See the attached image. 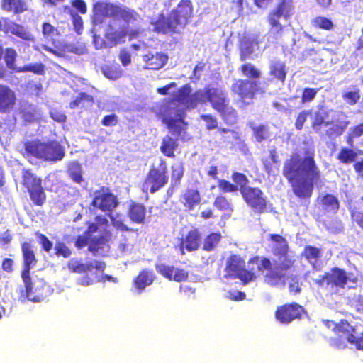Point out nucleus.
I'll return each instance as SVG.
<instances>
[{
    "mask_svg": "<svg viewBox=\"0 0 363 363\" xmlns=\"http://www.w3.org/2000/svg\"><path fill=\"white\" fill-rule=\"evenodd\" d=\"M17 52L13 48H6L4 50L0 43V79L6 75V70L1 60L4 58L6 66L13 72H32L35 74L43 75L45 73V65L41 62L28 64L22 67H17L16 61Z\"/></svg>",
    "mask_w": 363,
    "mask_h": 363,
    "instance_id": "9d476101",
    "label": "nucleus"
},
{
    "mask_svg": "<svg viewBox=\"0 0 363 363\" xmlns=\"http://www.w3.org/2000/svg\"><path fill=\"white\" fill-rule=\"evenodd\" d=\"M127 29L125 27L116 29L111 25H108L105 30L104 38L99 35L93 36V43L96 49L111 48L118 44L125 42Z\"/></svg>",
    "mask_w": 363,
    "mask_h": 363,
    "instance_id": "2eb2a0df",
    "label": "nucleus"
},
{
    "mask_svg": "<svg viewBox=\"0 0 363 363\" xmlns=\"http://www.w3.org/2000/svg\"><path fill=\"white\" fill-rule=\"evenodd\" d=\"M115 4L109 2L97 1L94 4L93 11L95 20H99L101 23L103 19L108 17H112Z\"/></svg>",
    "mask_w": 363,
    "mask_h": 363,
    "instance_id": "473e14b6",
    "label": "nucleus"
},
{
    "mask_svg": "<svg viewBox=\"0 0 363 363\" xmlns=\"http://www.w3.org/2000/svg\"><path fill=\"white\" fill-rule=\"evenodd\" d=\"M24 152L27 158H34L43 162H57L62 160L65 155L64 147L55 140L45 142L40 139L26 140L23 143Z\"/></svg>",
    "mask_w": 363,
    "mask_h": 363,
    "instance_id": "20e7f679",
    "label": "nucleus"
},
{
    "mask_svg": "<svg viewBox=\"0 0 363 363\" xmlns=\"http://www.w3.org/2000/svg\"><path fill=\"white\" fill-rule=\"evenodd\" d=\"M162 123L166 125L173 138L186 141L190 138L187 134L188 123L185 121V113L181 111L175 117L165 116Z\"/></svg>",
    "mask_w": 363,
    "mask_h": 363,
    "instance_id": "a211bd4d",
    "label": "nucleus"
},
{
    "mask_svg": "<svg viewBox=\"0 0 363 363\" xmlns=\"http://www.w3.org/2000/svg\"><path fill=\"white\" fill-rule=\"evenodd\" d=\"M239 72L247 79H259L261 77V72L254 65L245 62L240 66L238 68Z\"/></svg>",
    "mask_w": 363,
    "mask_h": 363,
    "instance_id": "c03bdc74",
    "label": "nucleus"
},
{
    "mask_svg": "<svg viewBox=\"0 0 363 363\" xmlns=\"http://www.w3.org/2000/svg\"><path fill=\"white\" fill-rule=\"evenodd\" d=\"M94 103V99L92 96L85 93L80 92L77 96L69 103V107L72 109L77 107H84L86 105L92 106Z\"/></svg>",
    "mask_w": 363,
    "mask_h": 363,
    "instance_id": "37998d69",
    "label": "nucleus"
},
{
    "mask_svg": "<svg viewBox=\"0 0 363 363\" xmlns=\"http://www.w3.org/2000/svg\"><path fill=\"white\" fill-rule=\"evenodd\" d=\"M6 33L11 34L26 41H35L34 36L27 30L23 25L17 23L14 21H10L5 24Z\"/></svg>",
    "mask_w": 363,
    "mask_h": 363,
    "instance_id": "7c9ffc66",
    "label": "nucleus"
},
{
    "mask_svg": "<svg viewBox=\"0 0 363 363\" xmlns=\"http://www.w3.org/2000/svg\"><path fill=\"white\" fill-rule=\"evenodd\" d=\"M201 233L196 228L188 230L181 238L179 247L182 251L186 249L188 252L196 251L199 249L201 244Z\"/></svg>",
    "mask_w": 363,
    "mask_h": 363,
    "instance_id": "b1692460",
    "label": "nucleus"
},
{
    "mask_svg": "<svg viewBox=\"0 0 363 363\" xmlns=\"http://www.w3.org/2000/svg\"><path fill=\"white\" fill-rule=\"evenodd\" d=\"M111 221L112 225L117 230L121 231H126V232H137L138 229H133L129 228L126 224L124 223L123 220L121 219H117L115 217H111Z\"/></svg>",
    "mask_w": 363,
    "mask_h": 363,
    "instance_id": "69168bd1",
    "label": "nucleus"
},
{
    "mask_svg": "<svg viewBox=\"0 0 363 363\" xmlns=\"http://www.w3.org/2000/svg\"><path fill=\"white\" fill-rule=\"evenodd\" d=\"M322 210L325 213H336L340 207L337 196L331 194H325L318 198Z\"/></svg>",
    "mask_w": 363,
    "mask_h": 363,
    "instance_id": "72a5a7b5",
    "label": "nucleus"
},
{
    "mask_svg": "<svg viewBox=\"0 0 363 363\" xmlns=\"http://www.w3.org/2000/svg\"><path fill=\"white\" fill-rule=\"evenodd\" d=\"M306 313V311L303 306L292 302L278 306L274 312V316L279 323L289 324L295 320H301Z\"/></svg>",
    "mask_w": 363,
    "mask_h": 363,
    "instance_id": "f3484780",
    "label": "nucleus"
},
{
    "mask_svg": "<svg viewBox=\"0 0 363 363\" xmlns=\"http://www.w3.org/2000/svg\"><path fill=\"white\" fill-rule=\"evenodd\" d=\"M294 11L293 0H279L274 9L267 15L269 33L274 39L281 38L286 30V26L283 22H289Z\"/></svg>",
    "mask_w": 363,
    "mask_h": 363,
    "instance_id": "423d86ee",
    "label": "nucleus"
},
{
    "mask_svg": "<svg viewBox=\"0 0 363 363\" xmlns=\"http://www.w3.org/2000/svg\"><path fill=\"white\" fill-rule=\"evenodd\" d=\"M21 184L28 193L30 203L42 207L47 202V194L43 186V179L31 168L23 167L21 172Z\"/></svg>",
    "mask_w": 363,
    "mask_h": 363,
    "instance_id": "0eeeda50",
    "label": "nucleus"
},
{
    "mask_svg": "<svg viewBox=\"0 0 363 363\" xmlns=\"http://www.w3.org/2000/svg\"><path fill=\"white\" fill-rule=\"evenodd\" d=\"M35 235L38 239V243L41 246L42 250L46 252H49L53 247L52 242L45 235L41 233L39 231L35 232Z\"/></svg>",
    "mask_w": 363,
    "mask_h": 363,
    "instance_id": "052dcab7",
    "label": "nucleus"
},
{
    "mask_svg": "<svg viewBox=\"0 0 363 363\" xmlns=\"http://www.w3.org/2000/svg\"><path fill=\"white\" fill-rule=\"evenodd\" d=\"M146 207L141 203L132 201L128 208V216L135 223L143 224L146 219Z\"/></svg>",
    "mask_w": 363,
    "mask_h": 363,
    "instance_id": "cd10ccee",
    "label": "nucleus"
},
{
    "mask_svg": "<svg viewBox=\"0 0 363 363\" xmlns=\"http://www.w3.org/2000/svg\"><path fill=\"white\" fill-rule=\"evenodd\" d=\"M1 8L3 11L15 15L21 14L28 10L26 0H1Z\"/></svg>",
    "mask_w": 363,
    "mask_h": 363,
    "instance_id": "2f4dec72",
    "label": "nucleus"
},
{
    "mask_svg": "<svg viewBox=\"0 0 363 363\" xmlns=\"http://www.w3.org/2000/svg\"><path fill=\"white\" fill-rule=\"evenodd\" d=\"M218 186L219 189L224 193H233L238 191L237 185L223 179H220L218 181Z\"/></svg>",
    "mask_w": 363,
    "mask_h": 363,
    "instance_id": "680f3d73",
    "label": "nucleus"
},
{
    "mask_svg": "<svg viewBox=\"0 0 363 363\" xmlns=\"http://www.w3.org/2000/svg\"><path fill=\"white\" fill-rule=\"evenodd\" d=\"M72 21L74 30L78 35H80L84 28V23L82 17L77 13H72Z\"/></svg>",
    "mask_w": 363,
    "mask_h": 363,
    "instance_id": "774afa93",
    "label": "nucleus"
},
{
    "mask_svg": "<svg viewBox=\"0 0 363 363\" xmlns=\"http://www.w3.org/2000/svg\"><path fill=\"white\" fill-rule=\"evenodd\" d=\"M357 282L358 277L353 273L337 267H332L315 281L319 288L325 290L344 289L349 284L356 285Z\"/></svg>",
    "mask_w": 363,
    "mask_h": 363,
    "instance_id": "6e6552de",
    "label": "nucleus"
},
{
    "mask_svg": "<svg viewBox=\"0 0 363 363\" xmlns=\"http://www.w3.org/2000/svg\"><path fill=\"white\" fill-rule=\"evenodd\" d=\"M173 100L186 108H194L199 103L208 101L225 124L233 125L237 121V111L230 105L227 93L218 88L205 87L203 90H196L191 94L190 86L184 84L177 90Z\"/></svg>",
    "mask_w": 363,
    "mask_h": 363,
    "instance_id": "f03ea898",
    "label": "nucleus"
},
{
    "mask_svg": "<svg viewBox=\"0 0 363 363\" xmlns=\"http://www.w3.org/2000/svg\"><path fill=\"white\" fill-rule=\"evenodd\" d=\"M226 278L239 279L244 284L256 279L255 274L245 268V260L238 255H231L227 259L225 267Z\"/></svg>",
    "mask_w": 363,
    "mask_h": 363,
    "instance_id": "4468645a",
    "label": "nucleus"
},
{
    "mask_svg": "<svg viewBox=\"0 0 363 363\" xmlns=\"http://www.w3.org/2000/svg\"><path fill=\"white\" fill-rule=\"evenodd\" d=\"M184 206L191 211L201 202V194L195 188H187L181 196Z\"/></svg>",
    "mask_w": 363,
    "mask_h": 363,
    "instance_id": "f704fd0d",
    "label": "nucleus"
},
{
    "mask_svg": "<svg viewBox=\"0 0 363 363\" xmlns=\"http://www.w3.org/2000/svg\"><path fill=\"white\" fill-rule=\"evenodd\" d=\"M232 179L235 182L234 184L237 185L238 187V190L240 194H242L247 189H248L250 186H248L250 182L247 177L243 173H240L238 172H233L232 173Z\"/></svg>",
    "mask_w": 363,
    "mask_h": 363,
    "instance_id": "49530a36",
    "label": "nucleus"
},
{
    "mask_svg": "<svg viewBox=\"0 0 363 363\" xmlns=\"http://www.w3.org/2000/svg\"><path fill=\"white\" fill-rule=\"evenodd\" d=\"M343 100L350 106H354L360 99V91L359 89H356L353 91H349L342 94Z\"/></svg>",
    "mask_w": 363,
    "mask_h": 363,
    "instance_id": "4d7b16f0",
    "label": "nucleus"
},
{
    "mask_svg": "<svg viewBox=\"0 0 363 363\" xmlns=\"http://www.w3.org/2000/svg\"><path fill=\"white\" fill-rule=\"evenodd\" d=\"M178 139L169 135H165L161 142L160 150L166 157L169 158L175 157V150L178 148Z\"/></svg>",
    "mask_w": 363,
    "mask_h": 363,
    "instance_id": "4c0bfd02",
    "label": "nucleus"
},
{
    "mask_svg": "<svg viewBox=\"0 0 363 363\" xmlns=\"http://www.w3.org/2000/svg\"><path fill=\"white\" fill-rule=\"evenodd\" d=\"M222 238L220 232H212L207 235L203 242L202 249L206 252L214 250Z\"/></svg>",
    "mask_w": 363,
    "mask_h": 363,
    "instance_id": "ea45409f",
    "label": "nucleus"
},
{
    "mask_svg": "<svg viewBox=\"0 0 363 363\" xmlns=\"http://www.w3.org/2000/svg\"><path fill=\"white\" fill-rule=\"evenodd\" d=\"M157 272L169 281L176 282L186 281L189 278V273L184 269L175 268L173 266L164 264H156Z\"/></svg>",
    "mask_w": 363,
    "mask_h": 363,
    "instance_id": "5701e85b",
    "label": "nucleus"
},
{
    "mask_svg": "<svg viewBox=\"0 0 363 363\" xmlns=\"http://www.w3.org/2000/svg\"><path fill=\"white\" fill-rule=\"evenodd\" d=\"M328 112L323 113L317 111L315 113L313 121L311 123V127L315 132H318L321 130L323 125L325 126V118L328 117Z\"/></svg>",
    "mask_w": 363,
    "mask_h": 363,
    "instance_id": "6e6d98bb",
    "label": "nucleus"
},
{
    "mask_svg": "<svg viewBox=\"0 0 363 363\" xmlns=\"http://www.w3.org/2000/svg\"><path fill=\"white\" fill-rule=\"evenodd\" d=\"M213 206L218 211L225 212L228 214H230L233 211V208L231 203L229 202L226 196L223 195H218L215 199Z\"/></svg>",
    "mask_w": 363,
    "mask_h": 363,
    "instance_id": "864d4df0",
    "label": "nucleus"
},
{
    "mask_svg": "<svg viewBox=\"0 0 363 363\" xmlns=\"http://www.w3.org/2000/svg\"><path fill=\"white\" fill-rule=\"evenodd\" d=\"M16 95L7 86L0 84V112L9 111L15 104Z\"/></svg>",
    "mask_w": 363,
    "mask_h": 363,
    "instance_id": "c85d7f7f",
    "label": "nucleus"
},
{
    "mask_svg": "<svg viewBox=\"0 0 363 363\" xmlns=\"http://www.w3.org/2000/svg\"><path fill=\"white\" fill-rule=\"evenodd\" d=\"M282 174L294 195L300 199H309L315 184L321 182V172L313 152H306L304 157L297 152L291 154L284 161Z\"/></svg>",
    "mask_w": 363,
    "mask_h": 363,
    "instance_id": "f257e3e1",
    "label": "nucleus"
},
{
    "mask_svg": "<svg viewBox=\"0 0 363 363\" xmlns=\"http://www.w3.org/2000/svg\"><path fill=\"white\" fill-rule=\"evenodd\" d=\"M357 157V152L353 147H342L337 155V160L342 164H351L355 161Z\"/></svg>",
    "mask_w": 363,
    "mask_h": 363,
    "instance_id": "79ce46f5",
    "label": "nucleus"
},
{
    "mask_svg": "<svg viewBox=\"0 0 363 363\" xmlns=\"http://www.w3.org/2000/svg\"><path fill=\"white\" fill-rule=\"evenodd\" d=\"M155 279V277L152 271L143 269L133 279V286L140 293L143 291L147 286L151 285Z\"/></svg>",
    "mask_w": 363,
    "mask_h": 363,
    "instance_id": "c756f323",
    "label": "nucleus"
},
{
    "mask_svg": "<svg viewBox=\"0 0 363 363\" xmlns=\"http://www.w3.org/2000/svg\"><path fill=\"white\" fill-rule=\"evenodd\" d=\"M168 59V55L164 52H157L153 53L148 52L143 55V61L145 62L144 69L159 70L167 63Z\"/></svg>",
    "mask_w": 363,
    "mask_h": 363,
    "instance_id": "393cba45",
    "label": "nucleus"
},
{
    "mask_svg": "<svg viewBox=\"0 0 363 363\" xmlns=\"http://www.w3.org/2000/svg\"><path fill=\"white\" fill-rule=\"evenodd\" d=\"M106 264L104 262L95 260L87 263H82L76 259H71L67 263L68 269L72 273L84 274L91 272L93 269L104 272Z\"/></svg>",
    "mask_w": 363,
    "mask_h": 363,
    "instance_id": "a878e982",
    "label": "nucleus"
},
{
    "mask_svg": "<svg viewBox=\"0 0 363 363\" xmlns=\"http://www.w3.org/2000/svg\"><path fill=\"white\" fill-rule=\"evenodd\" d=\"M55 255L57 257H62L68 258L72 255L71 250L66 245V244L61 241H57L54 247Z\"/></svg>",
    "mask_w": 363,
    "mask_h": 363,
    "instance_id": "bf43d9fd",
    "label": "nucleus"
},
{
    "mask_svg": "<svg viewBox=\"0 0 363 363\" xmlns=\"http://www.w3.org/2000/svg\"><path fill=\"white\" fill-rule=\"evenodd\" d=\"M101 72L110 80H117L123 75V70L118 65H105L101 68Z\"/></svg>",
    "mask_w": 363,
    "mask_h": 363,
    "instance_id": "de8ad7c7",
    "label": "nucleus"
},
{
    "mask_svg": "<svg viewBox=\"0 0 363 363\" xmlns=\"http://www.w3.org/2000/svg\"><path fill=\"white\" fill-rule=\"evenodd\" d=\"M362 136H363V123L352 126L345 135V140L349 147H354L355 139Z\"/></svg>",
    "mask_w": 363,
    "mask_h": 363,
    "instance_id": "a19ab883",
    "label": "nucleus"
},
{
    "mask_svg": "<svg viewBox=\"0 0 363 363\" xmlns=\"http://www.w3.org/2000/svg\"><path fill=\"white\" fill-rule=\"evenodd\" d=\"M321 254V249L313 245H306L303 248L301 255L307 261L311 262L312 260H317L320 258Z\"/></svg>",
    "mask_w": 363,
    "mask_h": 363,
    "instance_id": "3c124183",
    "label": "nucleus"
},
{
    "mask_svg": "<svg viewBox=\"0 0 363 363\" xmlns=\"http://www.w3.org/2000/svg\"><path fill=\"white\" fill-rule=\"evenodd\" d=\"M328 327L333 326V331L337 335L336 337L330 340V345L333 347L341 350L347 347V344H352L356 335V328L347 320L341 319L335 323L333 320H328Z\"/></svg>",
    "mask_w": 363,
    "mask_h": 363,
    "instance_id": "f8f14e48",
    "label": "nucleus"
},
{
    "mask_svg": "<svg viewBox=\"0 0 363 363\" xmlns=\"http://www.w3.org/2000/svg\"><path fill=\"white\" fill-rule=\"evenodd\" d=\"M349 211L352 223L363 231V211L354 207L350 208Z\"/></svg>",
    "mask_w": 363,
    "mask_h": 363,
    "instance_id": "5fc2aeb1",
    "label": "nucleus"
},
{
    "mask_svg": "<svg viewBox=\"0 0 363 363\" xmlns=\"http://www.w3.org/2000/svg\"><path fill=\"white\" fill-rule=\"evenodd\" d=\"M206 123V128L208 130H212L218 128V123L217 118L210 113L202 114L200 116Z\"/></svg>",
    "mask_w": 363,
    "mask_h": 363,
    "instance_id": "e2e57ef3",
    "label": "nucleus"
},
{
    "mask_svg": "<svg viewBox=\"0 0 363 363\" xmlns=\"http://www.w3.org/2000/svg\"><path fill=\"white\" fill-rule=\"evenodd\" d=\"M111 237V232L106 230L103 235L92 238L89 240L88 250L94 255H96L99 253V250H102L104 247L108 244Z\"/></svg>",
    "mask_w": 363,
    "mask_h": 363,
    "instance_id": "c9c22d12",
    "label": "nucleus"
},
{
    "mask_svg": "<svg viewBox=\"0 0 363 363\" xmlns=\"http://www.w3.org/2000/svg\"><path fill=\"white\" fill-rule=\"evenodd\" d=\"M259 91L258 82L247 79H235L230 86L232 94L238 97V103L243 106L251 104Z\"/></svg>",
    "mask_w": 363,
    "mask_h": 363,
    "instance_id": "ddd939ff",
    "label": "nucleus"
},
{
    "mask_svg": "<svg viewBox=\"0 0 363 363\" xmlns=\"http://www.w3.org/2000/svg\"><path fill=\"white\" fill-rule=\"evenodd\" d=\"M21 250L23 259V267L21 277L24 284V289L20 291V298L22 301L30 299L33 292V282L30 277V270L36 266L38 258L33 246L30 242L25 241L21 243Z\"/></svg>",
    "mask_w": 363,
    "mask_h": 363,
    "instance_id": "1a4fd4ad",
    "label": "nucleus"
},
{
    "mask_svg": "<svg viewBox=\"0 0 363 363\" xmlns=\"http://www.w3.org/2000/svg\"><path fill=\"white\" fill-rule=\"evenodd\" d=\"M259 41L256 38L243 37L239 41L238 50L240 60L245 62L250 58L256 50L259 49Z\"/></svg>",
    "mask_w": 363,
    "mask_h": 363,
    "instance_id": "bb28decb",
    "label": "nucleus"
},
{
    "mask_svg": "<svg viewBox=\"0 0 363 363\" xmlns=\"http://www.w3.org/2000/svg\"><path fill=\"white\" fill-rule=\"evenodd\" d=\"M310 111L303 110L297 116L295 121V128L297 130H301L303 125L307 120Z\"/></svg>",
    "mask_w": 363,
    "mask_h": 363,
    "instance_id": "338daca9",
    "label": "nucleus"
},
{
    "mask_svg": "<svg viewBox=\"0 0 363 363\" xmlns=\"http://www.w3.org/2000/svg\"><path fill=\"white\" fill-rule=\"evenodd\" d=\"M269 74L273 79L284 83L286 78L287 70L286 64L281 60H272L269 67Z\"/></svg>",
    "mask_w": 363,
    "mask_h": 363,
    "instance_id": "e433bc0d",
    "label": "nucleus"
},
{
    "mask_svg": "<svg viewBox=\"0 0 363 363\" xmlns=\"http://www.w3.org/2000/svg\"><path fill=\"white\" fill-rule=\"evenodd\" d=\"M171 188L172 191L178 187L184 174V168L182 164L172 166Z\"/></svg>",
    "mask_w": 363,
    "mask_h": 363,
    "instance_id": "a18cd8bd",
    "label": "nucleus"
},
{
    "mask_svg": "<svg viewBox=\"0 0 363 363\" xmlns=\"http://www.w3.org/2000/svg\"><path fill=\"white\" fill-rule=\"evenodd\" d=\"M42 33L46 40H51L53 45V47H49L46 45H43V50L57 57L63 56V52L65 49L60 48V44L55 40V37L60 35L57 28L49 22H44L42 24Z\"/></svg>",
    "mask_w": 363,
    "mask_h": 363,
    "instance_id": "412c9836",
    "label": "nucleus"
},
{
    "mask_svg": "<svg viewBox=\"0 0 363 363\" xmlns=\"http://www.w3.org/2000/svg\"><path fill=\"white\" fill-rule=\"evenodd\" d=\"M253 135L259 143L265 140L269 136L268 128L265 125H259L252 128Z\"/></svg>",
    "mask_w": 363,
    "mask_h": 363,
    "instance_id": "13d9d810",
    "label": "nucleus"
},
{
    "mask_svg": "<svg viewBox=\"0 0 363 363\" xmlns=\"http://www.w3.org/2000/svg\"><path fill=\"white\" fill-rule=\"evenodd\" d=\"M350 123L347 115L342 111H339L335 118L326 121L325 126L329 127L325 130V135L330 139L337 138L345 133Z\"/></svg>",
    "mask_w": 363,
    "mask_h": 363,
    "instance_id": "4be33fe9",
    "label": "nucleus"
},
{
    "mask_svg": "<svg viewBox=\"0 0 363 363\" xmlns=\"http://www.w3.org/2000/svg\"><path fill=\"white\" fill-rule=\"evenodd\" d=\"M247 205L255 213L262 214L267 211L268 201L264 192L259 187H250L241 194Z\"/></svg>",
    "mask_w": 363,
    "mask_h": 363,
    "instance_id": "6ab92c4d",
    "label": "nucleus"
},
{
    "mask_svg": "<svg viewBox=\"0 0 363 363\" xmlns=\"http://www.w3.org/2000/svg\"><path fill=\"white\" fill-rule=\"evenodd\" d=\"M194 17V6L191 0H180L167 16L161 12L151 22L152 30L158 34L174 35L181 33Z\"/></svg>",
    "mask_w": 363,
    "mask_h": 363,
    "instance_id": "7ed1b4c3",
    "label": "nucleus"
},
{
    "mask_svg": "<svg viewBox=\"0 0 363 363\" xmlns=\"http://www.w3.org/2000/svg\"><path fill=\"white\" fill-rule=\"evenodd\" d=\"M312 26L315 29L331 30L334 28L332 20L325 16H318L311 21Z\"/></svg>",
    "mask_w": 363,
    "mask_h": 363,
    "instance_id": "09e8293b",
    "label": "nucleus"
},
{
    "mask_svg": "<svg viewBox=\"0 0 363 363\" xmlns=\"http://www.w3.org/2000/svg\"><path fill=\"white\" fill-rule=\"evenodd\" d=\"M134 13L135 12L130 11V9H127L115 4V8L112 18L116 19H121L128 22L130 20L135 19Z\"/></svg>",
    "mask_w": 363,
    "mask_h": 363,
    "instance_id": "603ef678",
    "label": "nucleus"
},
{
    "mask_svg": "<svg viewBox=\"0 0 363 363\" xmlns=\"http://www.w3.org/2000/svg\"><path fill=\"white\" fill-rule=\"evenodd\" d=\"M318 89L306 87L303 89L301 94V102L303 104L312 101L318 94Z\"/></svg>",
    "mask_w": 363,
    "mask_h": 363,
    "instance_id": "0e129e2a",
    "label": "nucleus"
},
{
    "mask_svg": "<svg viewBox=\"0 0 363 363\" xmlns=\"http://www.w3.org/2000/svg\"><path fill=\"white\" fill-rule=\"evenodd\" d=\"M258 262L260 264L257 267V270L259 272H263L267 271L265 274L264 275V281L272 287H277L280 284H283V281L280 277H274L273 274L274 272V266L272 263V261L267 257H259L258 255H255L251 257L248 263L249 264H255Z\"/></svg>",
    "mask_w": 363,
    "mask_h": 363,
    "instance_id": "aec40b11",
    "label": "nucleus"
},
{
    "mask_svg": "<svg viewBox=\"0 0 363 363\" xmlns=\"http://www.w3.org/2000/svg\"><path fill=\"white\" fill-rule=\"evenodd\" d=\"M118 205L117 196L106 186H101L94 193L91 206L104 213H111Z\"/></svg>",
    "mask_w": 363,
    "mask_h": 363,
    "instance_id": "dca6fc26",
    "label": "nucleus"
},
{
    "mask_svg": "<svg viewBox=\"0 0 363 363\" xmlns=\"http://www.w3.org/2000/svg\"><path fill=\"white\" fill-rule=\"evenodd\" d=\"M269 240L274 242L272 252L274 256L279 257L277 260H273L274 277H280L283 285L285 284L287 273L294 269L296 259L289 255V245L287 240L279 234H270Z\"/></svg>",
    "mask_w": 363,
    "mask_h": 363,
    "instance_id": "39448f33",
    "label": "nucleus"
},
{
    "mask_svg": "<svg viewBox=\"0 0 363 363\" xmlns=\"http://www.w3.org/2000/svg\"><path fill=\"white\" fill-rule=\"evenodd\" d=\"M67 174L69 178L77 184H80L84 180L82 176L81 165L77 162L72 163L69 166Z\"/></svg>",
    "mask_w": 363,
    "mask_h": 363,
    "instance_id": "8fccbe9b",
    "label": "nucleus"
},
{
    "mask_svg": "<svg viewBox=\"0 0 363 363\" xmlns=\"http://www.w3.org/2000/svg\"><path fill=\"white\" fill-rule=\"evenodd\" d=\"M94 222H87L86 224L87 228L85 230V234L90 236L91 234L96 233L101 228H106L108 225V219L102 215H97L94 218Z\"/></svg>",
    "mask_w": 363,
    "mask_h": 363,
    "instance_id": "58836bf2",
    "label": "nucleus"
},
{
    "mask_svg": "<svg viewBox=\"0 0 363 363\" xmlns=\"http://www.w3.org/2000/svg\"><path fill=\"white\" fill-rule=\"evenodd\" d=\"M169 182L167 163L160 158L158 165L152 164L142 184L143 193L155 194L164 188Z\"/></svg>",
    "mask_w": 363,
    "mask_h": 363,
    "instance_id": "9b49d317",
    "label": "nucleus"
}]
</instances>
